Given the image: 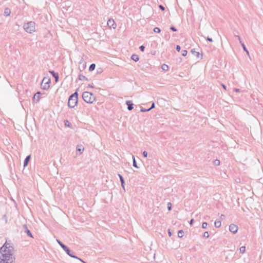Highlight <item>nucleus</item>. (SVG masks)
<instances>
[{
	"mask_svg": "<svg viewBox=\"0 0 263 263\" xmlns=\"http://www.w3.org/2000/svg\"><path fill=\"white\" fill-rule=\"evenodd\" d=\"M0 252L2 257L8 258L11 261H15V256L14 255V249L11 242L6 241L4 245L1 248Z\"/></svg>",
	"mask_w": 263,
	"mask_h": 263,
	"instance_id": "obj_1",
	"label": "nucleus"
},
{
	"mask_svg": "<svg viewBox=\"0 0 263 263\" xmlns=\"http://www.w3.org/2000/svg\"><path fill=\"white\" fill-rule=\"evenodd\" d=\"M78 96V94L77 92H75L71 96H70L68 102V105L69 107L73 108L77 104Z\"/></svg>",
	"mask_w": 263,
	"mask_h": 263,
	"instance_id": "obj_2",
	"label": "nucleus"
},
{
	"mask_svg": "<svg viewBox=\"0 0 263 263\" xmlns=\"http://www.w3.org/2000/svg\"><path fill=\"white\" fill-rule=\"evenodd\" d=\"M82 97L84 101L89 103H93L96 99L95 96L92 93L88 91L84 92Z\"/></svg>",
	"mask_w": 263,
	"mask_h": 263,
	"instance_id": "obj_3",
	"label": "nucleus"
},
{
	"mask_svg": "<svg viewBox=\"0 0 263 263\" xmlns=\"http://www.w3.org/2000/svg\"><path fill=\"white\" fill-rule=\"evenodd\" d=\"M23 28L26 32L31 33L35 30V23L32 21L28 22L24 25Z\"/></svg>",
	"mask_w": 263,
	"mask_h": 263,
	"instance_id": "obj_4",
	"label": "nucleus"
},
{
	"mask_svg": "<svg viewBox=\"0 0 263 263\" xmlns=\"http://www.w3.org/2000/svg\"><path fill=\"white\" fill-rule=\"evenodd\" d=\"M50 80L48 78H44L42 80L41 86L44 90H46L49 88Z\"/></svg>",
	"mask_w": 263,
	"mask_h": 263,
	"instance_id": "obj_5",
	"label": "nucleus"
},
{
	"mask_svg": "<svg viewBox=\"0 0 263 263\" xmlns=\"http://www.w3.org/2000/svg\"><path fill=\"white\" fill-rule=\"evenodd\" d=\"M229 231L233 234H235L238 231V227L234 224H231L229 226Z\"/></svg>",
	"mask_w": 263,
	"mask_h": 263,
	"instance_id": "obj_6",
	"label": "nucleus"
},
{
	"mask_svg": "<svg viewBox=\"0 0 263 263\" xmlns=\"http://www.w3.org/2000/svg\"><path fill=\"white\" fill-rule=\"evenodd\" d=\"M107 24L108 26L110 28H112L113 29H115L116 28V24L113 19H109Z\"/></svg>",
	"mask_w": 263,
	"mask_h": 263,
	"instance_id": "obj_7",
	"label": "nucleus"
},
{
	"mask_svg": "<svg viewBox=\"0 0 263 263\" xmlns=\"http://www.w3.org/2000/svg\"><path fill=\"white\" fill-rule=\"evenodd\" d=\"M237 37H238V40H239V41L240 42V43L241 44V45L242 46V47L243 48V50L247 53V55L249 57H250L249 52L247 50V49L246 46L245 45V44L241 42L240 36L237 35Z\"/></svg>",
	"mask_w": 263,
	"mask_h": 263,
	"instance_id": "obj_8",
	"label": "nucleus"
},
{
	"mask_svg": "<svg viewBox=\"0 0 263 263\" xmlns=\"http://www.w3.org/2000/svg\"><path fill=\"white\" fill-rule=\"evenodd\" d=\"M0 263H14L13 261H11V260H8V258L6 257H0Z\"/></svg>",
	"mask_w": 263,
	"mask_h": 263,
	"instance_id": "obj_9",
	"label": "nucleus"
},
{
	"mask_svg": "<svg viewBox=\"0 0 263 263\" xmlns=\"http://www.w3.org/2000/svg\"><path fill=\"white\" fill-rule=\"evenodd\" d=\"M66 253L70 257L74 258H78V257L74 255H73L71 253V251L69 250V249L67 247L65 250H64Z\"/></svg>",
	"mask_w": 263,
	"mask_h": 263,
	"instance_id": "obj_10",
	"label": "nucleus"
},
{
	"mask_svg": "<svg viewBox=\"0 0 263 263\" xmlns=\"http://www.w3.org/2000/svg\"><path fill=\"white\" fill-rule=\"evenodd\" d=\"M126 104L127 105L128 110H132L133 109V103L132 101H126Z\"/></svg>",
	"mask_w": 263,
	"mask_h": 263,
	"instance_id": "obj_11",
	"label": "nucleus"
},
{
	"mask_svg": "<svg viewBox=\"0 0 263 263\" xmlns=\"http://www.w3.org/2000/svg\"><path fill=\"white\" fill-rule=\"evenodd\" d=\"M41 93L40 91L37 92L33 96V100L39 102L40 100V95Z\"/></svg>",
	"mask_w": 263,
	"mask_h": 263,
	"instance_id": "obj_12",
	"label": "nucleus"
},
{
	"mask_svg": "<svg viewBox=\"0 0 263 263\" xmlns=\"http://www.w3.org/2000/svg\"><path fill=\"white\" fill-rule=\"evenodd\" d=\"M119 178H120V181H121V186L123 188L124 190H125V187H124V184H125V182H124V179H123V177L119 174H118Z\"/></svg>",
	"mask_w": 263,
	"mask_h": 263,
	"instance_id": "obj_13",
	"label": "nucleus"
},
{
	"mask_svg": "<svg viewBox=\"0 0 263 263\" xmlns=\"http://www.w3.org/2000/svg\"><path fill=\"white\" fill-rule=\"evenodd\" d=\"M30 159V155H29L26 157V158L24 161V167H26L28 165Z\"/></svg>",
	"mask_w": 263,
	"mask_h": 263,
	"instance_id": "obj_14",
	"label": "nucleus"
},
{
	"mask_svg": "<svg viewBox=\"0 0 263 263\" xmlns=\"http://www.w3.org/2000/svg\"><path fill=\"white\" fill-rule=\"evenodd\" d=\"M23 228H24L25 229V232H26V233L27 234V235L31 237H33L32 235V234L30 232V231L27 229V227L26 226V225H24L23 226Z\"/></svg>",
	"mask_w": 263,
	"mask_h": 263,
	"instance_id": "obj_15",
	"label": "nucleus"
},
{
	"mask_svg": "<svg viewBox=\"0 0 263 263\" xmlns=\"http://www.w3.org/2000/svg\"><path fill=\"white\" fill-rule=\"evenodd\" d=\"M84 147L82 145H78L77 147V151H79L80 154H82L84 151Z\"/></svg>",
	"mask_w": 263,
	"mask_h": 263,
	"instance_id": "obj_16",
	"label": "nucleus"
},
{
	"mask_svg": "<svg viewBox=\"0 0 263 263\" xmlns=\"http://www.w3.org/2000/svg\"><path fill=\"white\" fill-rule=\"evenodd\" d=\"M10 13H11V11L9 8H7L5 9L4 15L5 16H9L10 14Z\"/></svg>",
	"mask_w": 263,
	"mask_h": 263,
	"instance_id": "obj_17",
	"label": "nucleus"
},
{
	"mask_svg": "<svg viewBox=\"0 0 263 263\" xmlns=\"http://www.w3.org/2000/svg\"><path fill=\"white\" fill-rule=\"evenodd\" d=\"M131 59L135 62H137L139 60V57L137 54H133L131 57Z\"/></svg>",
	"mask_w": 263,
	"mask_h": 263,
	"instance_id": "obj_18",
	"label": "nucleus"
},
{
	"mask_svg": "<svg viewBox=\"0 0 263 263\" xmlns=\"http://www.w3.org/2000/svg\"><path fill=\"white\" fill-rule=\"evenodd\" d=\"M216 228H219L221 227V222L220 220H216L214 223Z\"/></svg>",
	"mask_w": 263,
	"mask_h": 263,
	"instance_id": "obj_19",
	"label": "nucleus"
},
{
	"mask_svg": "<svg viewBox=\"0 0 263 263\" xmlns=\"http://www.w3.org/2000/svg\"><path fill=\"white\" fill-rule=\"evenodd\" d=\"M57 241L63 250H65L67 247L66 246L64 245L61 241L58 239L57 240Z\"/></svg>",
	"mask_w": 263,
	"mask_h": 263,
	"instance_id": "obj_20",
	"label": "nucleus"
},
{
	"mask_svg": "<svg viewBox=\"0 0 263 263\" xmlns=\"http://www.w3.org/2000/svg\"><path fill=\"white\" fill-rule=\"evenodd\" d=\"M191 52H192L193 54H195V55L196 56V57H197V58H199L200 53H199V52L196 51L195 50V49H192V50H191Z\"/></svg>",
	"mask_w": 263,
	"mask_h": 263,
	"instance_id": "obj_21",
	"label": "nucleus"
},
{
	"mask_svg": "<svg viewBox=\"0 0 263 263\" xmlns=\"http://www.w3.org/2000/svg\"><path fill=\"white\" fill-rule=\"evenodd\" d=\"M79 79L81 81H83V80L88 81L87 78L85 76H84L82 74H80L79 76Z\"/></svg>",
	"mask_w": 263,
	"mask_h": 263,
	"instance_id": "obj_22",
	"label": "nucleus"
},
{
	"mask_svg": "<svg viewBox=\"0 0 263 263\" xmlns=\"http://www.w3.org/2000/svg\"><path fill=\"white\" fill-rule=\"evenodd\" d=\"M161 68L164 71H167L168 70V66L166 64H163L161 66Z\"/></svg>",
	"mask_w": 263,
	"mask_h": 263,
	"instance_id": "obj_23",
	"label": "nucleus"
},
{
	"mask_svg": "<svg viewBox=\"0 0 263 263\" xmlns=\"http://www.w3.org/2000/svg\"><path fill=\"white\" fill-rule=\"evenodd\" d=\"M184 235V232L183 230H179L178 232V236L180 238H181Z\"/></svg>",
	"mask_w": 263,
	"mask_h": 263,
	"instance_id": "obj_24",
	"label": "nucleus"
},
{
	"mask_svg": "<svg viewBox=\"0 0 263 263\" xmlns=\"http://www.w3.org/2000/svg\"><path fill=\"white\" fill-rule=\"evenodd\" d=\"M95 67L96 65L95 64H91L89 67V70L92 71L95 69Z\"/></svg>",
	"mask_w": 263,
	"mask_h": 263,
	"instance_id": "obj_25",
	"label": "nucleus"
},
{
	"mask_svg": "<svg viewBox=\"0 0 263 263\" xmlns=\"http://www.w3.org/2000/svg\"><path fill=\"white\" fill-rule=\"evenodd\" d=\"M132 158L133 160V166L136 168H138V166L137 165V163L135 160V156L134 155L132 156Z\"/></svg>",
	"mask_w": 263,
	"mask_h": 263,
	"instance_id": "obj_26",
	"label": "nucleus"
},
{
	"mask_svg": "<svg viewBox=\"0 0 263 263\" xmlns=\"http://www.w3.org/2000/svg\"><path fill=\"white\" fill-rule=\"evenodd\" d=\"M50 72L52 74V76L55 78L56 80H57L59 78L58 74L55 73L53 71H50Z\"/></svg>",
	"mask_w": 263,
	"mask_h": 263,
	"instance_id": "obj_27",
	"label": "nucleus"
},
{
	"mask_svg": "<svg viewBox=\"0 0 263 263\" xmlns=\"http://www.w3.org/2000/svg\"><path fill=\"white\" fill-rule=\"evenodd\" d=\"M220 162L219 160L216 159L213 161V164L215 166H218L220 165Z\"/></svg>",
	"mask_w": 263,
	"mask_h": 263,
	"instance_id": "obj_28",
	"label": "nucleus"
},
{
	"mask_svg": "<svg viewBox=\"0 0 263 263\" xmlns=\"http://www.w3.org/2000/svg\"><path fill=\"white\" fill-rule=\"evenodd\" d=\"M239 251H240V252L241 253H244L245 251H246V248L245 247H241L240 248H239Z\"/></svg>",
	"mask_w": 263,
	"mask_h": 263,
	"instance_id": "obj_29",
	"label": "nucleus"
},
{
	"mask_svg": "<svg viewBox=\"0 0 263 263\" xmlns=\"http://www.w3.org/2000/svg\"><path fill=\"white\" fill-rule=\"evenodd\" d=\"M154 31L156 33H160L161 29L158 27H155L154 28Z\"/></svg>",
	"mask_w": 263,
	"mask_h": 263,
	"instance_id": "obj_30",
	"label": "nucleus"
},
{
	"mask_svg": "<svg viewBox=\"0 0 263 263\" xmlns=\"http://www.w3.org/2000/svg\"><path fill=\"white\" fill-rule=\"evenodd\" d=\"M64 123H65V125L66 126H68V127H70L71 126L70 123L67 120L64 121Z\"/></svg>",
	"mask_w": 263,
	"mask_h": 263,
	"instance_id": "obj_31",
	"label": "nucleus"
},
{
	"mask_svg": "<svg viewBox=\"0 0 263 263\" xmlns=\"http://www.w3.org/2000/svg\"><path fill=\"white\" fill-rule=\"evenodd\" d=\"M208 226V223L206 222H204L202 224V228L203 229H206Z\"/></svg>",
	"mask_w": 263,
	"mask_h": 263,
	"instance_id": "obj_32",
	"label": "nucleus"
},
{
	"mask_svg": "<svg viewBox=\"0 0 263 263\" xmlns=\"http://www.w3.org/2000/svg\"><path fill=\"white\" fill-rule=\"evenodd\" d=\"M140 111H141V112H146V111H150V110H149V108H148V109H145V108H141Z\"/></svg>",
	"mask_w": 263,
	"mask_h": 263,
	"instance_id": "obj_33",
	"label": "nucleus"
},
{
	"mask_svg": "<svg viewBox=\"0 0 263 263\" xmlns=\"http://www.w3.org/2000/svg\"><path fill=\"white\" fill-rule=\"evenodd\" d=\"M203 237L205 238H208L209 237V234L208 232H205L203 233Z\"/></svg>",
	"mask_w": 263,
	"mask_h": 263,
	"instance_id": "obj_34",
	"label": "nucleus"
},
{
	"mask_svg": "<svg viewBox=\"0 0 263 263\" xmlns=\"http://www.w3.org/2000/svg\"><path fill=\"white\" fill-rule=\"evenodd\" d=\"M187 51L185 50H183L182 51V55L183 56H186L187 54Z\"/></svg>",
	"mask_w": 263,
	"mask_h": 263,
	"instance_id": "obj_35",
	"label": "nucleus"
},
{
	"mask_svg": "<svg viewBox=\"0 0 263 263\" xmlns=\"http://www.w3.org/2000/svg\"><path fill=\"white\" fill-rule=\"evenodd\" d=\"M167 209L169 211H170L172 209V204L171 202H168L167 203Z\"/></svg>",
	"mask_w": 263,
	"mask_h": 263,
	"instance_id": "obj_36",
	"label": "nucleus"
},
{
	"mask_svg": "<svg viewBox=\"0 0 263 263\" xmlns=\"http://www.w3.org/2000/svg\"><path fill=\"white\" fill-rule=\"evenodd\" d=\"M139 48L141 51H144L145 47L143 45H141L140 46Z\"/></svg>",
	"mask_w": 263,
	"mask_h": 263,
	"instance_id": "obj_37",
	"label": "nucleus"
},
{
	"mask_svg": "<svg viewBox=\"0 0 263 263\" xmlns=\"http://www.w3.org/2000/svg\"><path fill=\"white\" fill-rule=\"evenodd\" d=\"M142 154L144 157H147V152L143 151L142 153Z\"/></svg>",
	"mask_w": 263,
	"mask_h": 263,
	"instance_id": "obj_38",
	"label": "nucleus"
},
{
	"mask_svg": "<svg viewBox=\"0 0 263 263\" xmlns=\"http://www.w3.org/2000/svg\"><path fill=\"white\" fill-rule=\"evenodd\" d=\"M155 103L153 102L152 104V106L151 107L149 108V110H151V109H152L153 108H155Z\"/></svg>",
	"mask_w": 263,
	"mask_h": 263,
	"instance_id": "obj_39",
	"label": "nucleus"
},
{
	"mask_svg": "<svg viewBox=\"0 0 263 263\" xmlns=\"http://www.w3.org/2000/svg\"><path fill=\"white\" fill-rule=\"evenodd\" d=\"M170 29L173 31H177V29L174 26L171 27Z\"/></svg>",
	"mask_w": 263,
	"mask_h": 263,
	"instance_id": "obj_40",
	"label": "nucleus"
},
{
	"mask_svg": "<svg viewBox=\"0 0 263 263\" xmlns=\"http://www.w3.org/2000/svg\"><path fill=\"white\" fill-rule=\"evenodd\" d=\"M159 7L160 8V9L162 10H165V7L162 6V5H159Z\"/></svg>",
	"mask_w": 263,
	"mask_h": 263,
	"instance_id": "obj_41",
	"label": "nucleus"
},
{
	"mask_svg": "<svg viewBox=\"0 0 263 263\" xmlns=\"http://www.w3.org/2000/svg\"><path fill=\"white\" fill-rule=\"evenodd\" d=\"M180 49H181V47H180V46L177 45L176 46V50H177V51H180Z\"/></svg>",
	"mask_w": 263,
	"mask_h": 263,
	"instance_id": "obj_42",
	"label": "nucleus"
},
{
	"mask_svg": "<svg viewBox=\"0 0 263 263\" xmlns=\"http://www.w3.org/2000/svg\"><path fill=\"white\" fill-rule=\"evenodd\" d=\"M206 40H207V41H209L210 42H213L212 39L210 38L209 37H208Z\"/></svg>",
	"mask_w": 263,
	"mask_h": 263,
	"instance_id": "obj_43",
	"label": "nucleus"
},
{
	"mask_svg": "<svg viewBox=\"0 0 263 263\" xmlns=\"http://www.w3.org/2000/svg\"><path fill=\"white\" fill-rule=\"evenodd\" d=\"M234 91L237 92H240V89H238V88H235L234 89Z\"/></svg>",
	"mask_w": 263,
	"mask_h": 263,
	"instance_id": "obj_44",
	"label": "nucleus"
},
{
	"mask_svg": "<svg viewBox=\"0 0 263 263\" xmlns=\"http://www.w3.org/2000/svg\"><path fill=\"white\" fill-rule=\"evenodd\" d=\"M77 259H79L80 261H81L82 263H86L85 261H84V260H83L82 259H81V258H80L79 257Z\"/></svg>",
	"mask_w": 263,
	"mask_h": 263,
	"instance_id": "obj_45",
	"label": "nucleus"
},
{
	"mask_svg": "<svg viewBox=\"0 0 263 263\" xmlns=\"http://www.w3.org/2000/svg\"><path fill=\"white\" fill-rule=\"evenodd\" d=\"M221 86H222V87H223V88L224 89H225V90H226V89H227V88H226L227 87H226V85H224V84H221Z\"/></svg>",
	"mask_w": 263,
	"mask_h": 263,
	"instance_id": "obj_46",
	"label": "nucleus"
},
{
	"mask_svg": "<svg viewBox=\"0 0 263 263\" xmlns=\"http://www.w3.org/2000/svg\"><path fill=\"white\" fill-rule=\"evenodd\" d=\"M224 218H225V216H224V215L221 214V215H220V218H221V219H224Z\"/></svg>",
	"mask_w": 263,
	"mask_h": 263,
	"instance_id": "obj_47",
	"label": "nucleus"
},
{
	"mask_svg": "<svg viewBox=\"0 0 263 263\" xmlns=\"http://www.w3.org/2000/svg\"><path fill=\"white\" fill-rule=\"evenodd\" d=\"M168 235H169V236H171V235H172V233H171V232H170V230H168Z\"/></svg>",
	"mask_w": 263,
	"mask_h": 263,
	"instance_id": "obj_48",
	"label": "nucleus"
},
{
	"mask_svg": "<svg viewBox=\"0 0 263 263\" xmlns=\"http://www.w3.org/2000/svg\"><path fill=\"white\" fill-rule=\"evenodd\" d=\"M193 221H194V220H193V219H192L191 220V221H190V224H192L193 223Z\"/></svg>",
	"mask_w": 263,
	"mask_h": 263,
	"instance_id": "obj_49",
	"label": "nucleus"
},
{
	"mask_svg": "<svg viewBox=\"0 0 263 263\" xmlns=\"http://www.w3.org/2000/svg\"><path fill=\"white\" fill-rule=\"evenodd\" d=\"M88 87H91V88H92V87H93V86H92L91 85H90V84H89V85H88Z\"/></svg>",
	"mask_w": 263,
	"mask_h": 263,
	"instance_id": "obj_50",
	"label": "nucleus"
}]
</instances>
